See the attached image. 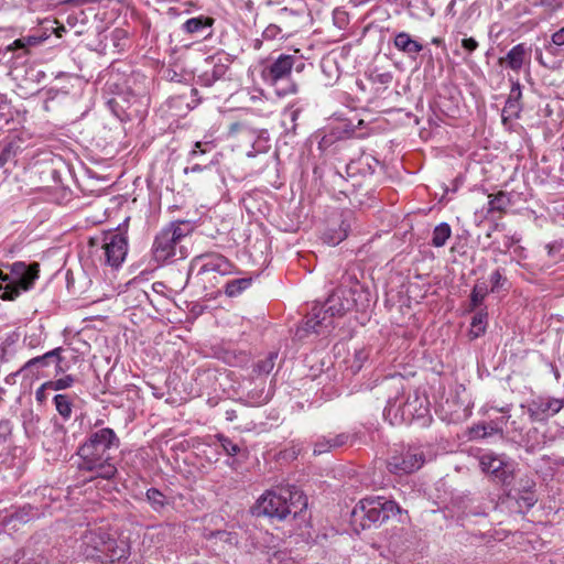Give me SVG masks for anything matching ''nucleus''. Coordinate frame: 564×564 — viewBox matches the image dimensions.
Here are the masks:
<instances>
[{
  "label": "nucleus",
  "mask_w": 564,
  "mask_h": 564,
  "mask_svg": "<svg viewBox=\"0 0 564 564\" xmlns=\"http://www.w3.org/2000/svg\"><path fill=\"white\" fill-rule=\"evenodd\" d=\"M214 148L212 142H200L197 141L194 144V149L189 152V158L195 159L198 154H205L209 152Z\"/></svg>",
  "instance_id": "42"
},
{
  "label": "nucleus",
  "mask_w": 564,
  "mask_h": 564,
  "mask_svg": "<svg viewBox=\"0 0 564 564\" xmlns=\"http://www.w3.org/2000/svg\"><path fill=\"white\" fill-rule=\"evenodd\" d=\"M44 37L36 35H28L17 39L8 46V51H22V54H28L31 47L40 45Z\"/></svg>",
  "instance_id": "25"
},
{
  "label": "nucleus",
  "mask_w": 564,
  "mask_h": 564,
  "mask_svg": "<svg viewBox=\"0 0 564 564\" xmlns=\"http://www.w3.org/2000/svg\"><path fill=\"white\" fill-rule=\"evenodd\" d=\"M536 59L540 64L544 65V62H543V58H542V52L541 51H538L536 52Z\"/></svg>",
  "instance_id": "53"
},
{
  "label": "nucleus",
  "mask_w": 564,
  "mask_h": 564,
  "mask_svg": "<svg viewBox=\"0 0 564 564\" xmlns=\"http://www.w3.org/2000/svg\"><path fill=\"white\" fill-rule=\"evenodd\" d=\"M502 275L499 270H496L490 275V282L492 284L491 291H495L501 285Z\"/></svg>",
  "instance_id": "47"
},
{
  "label": "nucleus",
  "mask_w": 564,
  "mask_h": 564,
  "mask_svg": "<svg viewBox=\"0 0 564 564\" xmlns=\"http://www.w3.org/2000/svg\"><path fill=\"white\" fill-rule=\"evenodd\" d=\"M564 408V399L552 397H538L528 405V413L532 421L542 422L557 414Z\"/></svg>",
  "instance_id": "15"
},
{
  "label": "nucleus",
  "mask_w": 564,
  "mask_h": 564,
  "mask_svg": "<svg viewBox=\"0 0 564 564\" xmlns=\"http://www.w3.org/2000/svg\"><path fill=\"white\" fill-rule=\"evenodd\" d=\"M305 64L296 55L281 54L275 59L268 62L262 66L261 78L268 85L275 87V93L279 96H288L297 93V86L290 83L285 88H279L278 84L286 79L293 68L296 72H302Z\"/></svg>",
  "instance_id": "9"
},
{
  "label": "nucleus",
  "mask_w": 564,
  "mask_h": 564,
  "mask_svg": "<svg viewBox=\"0 0 564 564\" xmlns=\"http://www.w3.org/2000/svg\"><path fill=\"white\" fill-rule=\"evenodd\" d=\"M400 506L384 497H367L361 499L352 510V516L360 520L364 529L379 527L392 517L401 514Z\"/></svg>",
  "instance_id": "7"
},
{
  "label": "nucleus",
  "mask_w": 564,
  "mask_h": 564,
  "mask_svg": "<svg viewBox=\"0 0 564 564\" xmlns=\"http://www.w3.org/2000/svg\"><path fill=\"white\" fill-rule=\"evenodd\" d=\"M351 216L340 215L338 221H335L332 226H329L322 236V240L328 246H337L343 240H345L348 236V232L351 227Z\"/></svg>",
  "instance_id": "17"
},
{
  "label": "nucleus",
  "mask_w": 564,
  "mask_h": 564,
  "mask_svg": "<svg viewBox=\"0 0 564 564\" xmlns=\"http://www.w3.org/2000/svg\"><path fill=\"white\" fill-rule=\"evenodd\" d=\"M564 45V26L554 32L551 36V43L545 46L546 51L552 55L558 54V48Z\"/></svg>",
  "instance_id": "35"
},
{
  "label": "nucleus",
  "mask_w": 564,
  "mask_h": 564,
  "mask_svg": "<svg viewBox=\"0 0 564 564\" xmlns=\"http://www.w3.org/2000/svg\"><path fill=\"white\" fill-rule=\"evenodd\" d=\"M384 384L394 391L389 395L383 415L391 424L411 423L424 420L430 413V402L425 394L413 390L405 395V379L401 375L384 380Z\"/></svg>",
  "instance_id": "3"
},
{
  "label": "nucleus",
  "mask_w": 564,
  "mask_h": 564,
  "mask_svg": "<svg viewBox=\"0 0 564 564\" xmlns=\"http://www.w3.org/2000/svg\"><path fill=\"white\" fill-rule=\"evenodd\" d=\"M35 516L36 512L31 506H24L11 514V521L28 523L29 521L34 519Z\"/></svg>",
  "instance_id": "36"
},
{
  "label": "nucleus",
  "mask_w": 564,
  "mask_h": 564,
  "mask_svg": "<svg viewBox=\"0 0 564 564\" xmlns=\"http://www.w3.org/2000/svg\"><path fill=\"white\" fill-rule=\"evenodd\" d=\"M432 43H433L434 45H440V44L442 43V40H441L440 37H433V39H432Z\"/></svg>",
  "instance_id": "55"
},
{
  "label": "nucleus",
  "mask_w": 564,
  "mask_h": 564,
  "mask_svg": "<svg viewBox=\"0 0 564 564\" xmlns=\"http://www.w3.org/2000/svg\"><path fill=\"white\" fill-rule=\"evenodd\" d=\"M368 359V352L366 349H357L354 354V360L351 362V369L357 372L362 368L364 362Z\"/></svg>",
  "instance_id": "41"
},
{
  "label": "nucleus",
  "mask_w": 564,
  "mask_h": 564,
  "mask_svg": "<svg viewBox=\"0 0 564 564\" xmlns=\"http://www.w3.org/2000/svg\"><path fill=\"white\" fill-rule=\"evenodd\" d=\"M280 28L271 24L263 31L264 39H274L280 33Z\"/></svg>",
  "instance_id": "48"
},
{
  "label": "nucleus",
  "mask_w": 564,
  "mask_h": 564,
  "mask_svg": "<svg viewBox=\"0 0 564 564\" xmlns=\"http://www.w3.org/2000/svg\"><path fill=\"white\" fill-rule=\"evenodd\" d=\"M470 326V335L473 338L481 336L487 326V313L482 310L477 312L471 319Z\"/></svg>",
  "instance_id": "29"
},
{
  "label": "nucleus",
  "mask_w": 564,
  "mask_h": 564,
  "mask_svg": "<svg viewBox=\"0 0 564 564\" xmlns=\"http://www.w3.org/2000/svg\"><path fill=\"white\" fill-rule=\"evenodd\" d=\"M488 285L486 282H477L470 295V308L475 310L480 306L488 294Z\"/></svg>",
  "instance_id": "31"
},
{
  "label": "nucleus",
  "mask_w": 564,
  "mask_h": 564,
  "mask_svg": "<svg viewBox=\"0 0 564 564\" xmlns=\"http://www.w3.org/2000/svg\"><path fill=\"white\" fill-rule=\"evenodd\" d=\"M301 110L299 108H294L293 106L285 108L283 111V117L285 119H289L293 124H295V121L297 120L300 116ZM295 126H293L294 128Z\"/></svg>",
  "instance_id": "43"
},
{
  "label": "nucleus",
  "mask_w": 564,
  "mask_h": 564,
  "mask_svg": "<svg viewBox=\"0 0 564 564\" xmlns=\"http://www.w3.org/2000/svg\"><path fill=\"white\" fill-rule=\"evenodd\" d=\"M74 381H75L74 377L70 375H67L57 380H50V381L44 382V387H48L53 391L65 390V389L72 387Z\"/></svg>",
  "instance_id": "38"
},
{
  "label": "nucleus",
  "mask_w": 564,
  "mask_h": 564,
  "mask_svg": "<svg viewBox=\"0 0 564 564\" xmlns=\"http://www.w3.org/2000/svg\"><path fill=\"white\" fill-rule=\"evenodd\" d=\"M229 137H239L241 140L250 141L252 150L247 152L249 158L264 153L270 148L269 133L265 130H256L243 122H234L229 127Z\"/></svg>",
  "instance_id": "12"
},
{
  "label": "nucleus",
  "mask_w": 564,
  "mask_h": 564,
  "mask_svg": "<svg viewBox=\"0 0 564 564\" xmlns=\"http://www.w3.org/2000/svg\"><path fill=\"white\" fill-rule=\"evenodd\" d=\"M9 273L0 270V280L7 284L0 285V299L3 301H14L22 292L31 290L39 278V263L26 264L21 261L8 265Z\"/></svg>",
  "instance_id": "8"
},
{
  "label": "nucleus",
  "mask_w": 564,
  "mask_h": 564,
  "mask_svg": "<svg viewBox=\"0 0 564 564\" xmlns=\"http://www.w3.org/2000/svg\"><path fill=\"white\" fill-rule=\"evenodd\" d=\"M499 411L502 413H507V412H509V408H501Z\"/></svg>",
  "instance_id": "56"
},
{
  "label": "nucleus",
  "mask_w": 564,
  "mask_h": 564,
  "mask_svg": "<svg viewBox=\"0 0 564 564\" xmlns=\"http://www.w3.org/2000/svg\"><path fill=\"white\" fill-rule=\"evenodd\" d=\"M520 239L516 236L507 237V241L505 242L507 248H510L513 243L518 242Z\"/></svg>",
  "instance_id": "50"
},
{
  "label": "nucleus",
  "mask_w": 564,
  "mask_h": 564,
  "mask_svg": "<svg viewBox=\"0 0 564 564\" xmlns=\"http://www.w3.org/2000/svg\"><path fill=\"white\" fill-rule=\"evenodd\" d=\"M51 390L48 387H44V383L35 391V399L39 403H44L47 399V391Z\"/></svg>",
  "instance_id": "46"
},
{
  "label": "nucleus",
  "mask_w": 564,
  "mask_h": 564,
  "mask_svg": "<svg viewBox=\"0 0 564 564\" xmlns=\"http://www.w3.org/2000/svg\"><path fill=\"white\" fill-rule=\"evenodd\" d=\"M80 549L87 558L101 564L121 561L129 555L128 544L115 539L104 525H95L86 530L82 536Z\"/></svg>",
  "instance_id": "4"
},
{
  "label": "nucleus",
  "mask_w": 564,
  "mask_h": 564,
  "mask_svg": "<svg viewBox=\"0 0 564 564\" xmlns=\"http://www.w3.org/2000/svg\"><path fill=\"white\" fill-rule=\"evenodd\" d=\"M28 339H29V338H28V337H25V338H24V343H25L29 347H31V348L36 347V345H37V344H36L34 340H32V339H31L30 341H28Z\"/></svg>",
  "instance_id": "52"
},
{
  "label": "nucleus",
  "mask_w": 564,
  "mask_h": 564,
  "mask_svg": "<svg viewBox=\"0 0 564 564\" xmlns=\"http://www.w3.org/2000/svg\"><path fill=\"white\" fill-rule=\"evenodd\" d=\"M307 507V499L294 486L282 487L278 491L268 490L257 501L254 513L271 518L284 519L289 514L296 516Z\"/></svg>",
  "instance_id": "5"
},
{
  "label": "nucleus",
  "mask_w": 564,
  "mask_h": 564,
  "mask_svg": "<svg viewBox=\"0 0 564 564\" xmlns=\"http://www.w3.org/2000/svg\"><path fill=\"white\" fill-rule=\"evenodd\" d=\"M462 46L469 53H473L478 47V42L474 37L464 39Z\"/></svg>",
  "instance_id": "45"
},
{
  "label": "nucleus",
  "mask_w": 564,
  "mask_h": 564,
  "mask_svg": "<svg viewBox=\"0 0 564 564\" xmlns=\"http://www.w3.org/2000/svg\"><path fill=\"white\" fill-rule=\"evenodd\" d=\"M119 446L120 440L112 429L102 427L90 432L77 449L78 468L91 473L96 478L112 479L117 474V467L110 451Z\"/></svg>",
  "instance_id": "1"
},
{
  "label": "nucleus",
  "mask_w": 564,
  "mask_h": 564,
  "mask_svg": "<svg viewBox=\"0 0 564 564\" xmlns=\"http://www.w3.org/2000/svg\"><path fill=\"white\" fill-rule=\"evenodd\" d=\"M251 282L252 280L250 278H241L228 281L225 285V293L229 297L238 296L251 285Z\"/></svg>",
  "instance_id": "28"
},
{
  "label": "nucleus",
  "mask_w": 564,
  "mask_h": 564,
  "mask_svg": "<svg viewBox=\"0 0 564 564\" xmlns=\"http://www.w3.org/2000/svg\"><path fill=\"white\" fill-rule=\"evenodd\" d=\"M545 436L540 435L538 429H531L525 438V445L530 451L541 448L545 444Z\"/></svg>",
  "instance_id": "34"
},
{
  "label": "nucleus",
  "mask_w": 564,
  "mask_h": 564,
  "mask_svg": "<svg viewBox=\"0 0 564 564\" xmlns=\"http://www.w3.org/2000/svg\"><path fill=\"white\" fill-rule=\"evenodd\" d=\"M55 431L58 435L64 436L66 431L62 424H55Z\"/></svg>",
  "instance_id": "51"
},
{
  "label": "nucleus",
  "mask_w": 564,
  "mask_h": 564,
  "mask_svg": "<svg viewBox=\"0 0 564 564\" xmlns=\"http://www.w3.org/2000/svg\"><path fill=\"white\" fill-rule=\"evenodd\" d=\"M357 293L360 297L359 284L349 289L340 286L335 290L323 305L315 304L312 307L303 327L297 330V335L302 337V333L324 334L333 326L334 317L343 316L354 307L365 310L367 304L358 303V299H356Z\"/></svg>",
  "instance_id": "2"
},
{
  "label": "nucleus",
  "mask_w": 564,
  "mask_h": 564,
  "mask_svg": "<svg viewBox=\"0 0 564 564\" xmlns=\"http://www.w3.org/2000/svg\"><path fill=\"white\" fill-rule=\"evenodd\" d=\"M61 351H62V347H57L55 349H52L47 352H45L44 355L42 356H37V357H34V358H31L29 361H26L20 369V373H25V372H29V370H32V369H40V368H44V367H47L50 365V361L51 359L55 358L56 361H57V369H56V372L59 373V372H63V368L59 366V362L62 360L61 358Z\"/></svg>",
  "instance_id": "19"
},
{
  "label": "nucleus",
  "mask_w": 564,
  "mask_h": 564,
  "mask_svg": "<svg viewBox=\"0 0 564 564\" xmlns=\"http://www.w3.org/2000/svg\"><path fill=\"white\" fill-rule=\"evenodd\" d=\"M479 465L482 471L490 473L502 482L510 478L511 470L508 468L506 458L495 453H486L479 457Z\"/></svg>",
  "instance_id": "16"
},
{
  "label": "nucleus",
  "mask_w": 564,
  "mask_h": 564,
  "mask_svg": "<svg viewBox=\"0 0 564 564\" xmlns=\"http://www.w3.org/2000/svg\"><path fill=\"white\" fill-rule=\"evenodd\" d=\"M531 59V47L524 43L514 45L505 57L499 58V64H507V67L513 72H519L523 65L529 64Z\"/></svg>",
  "instance_id": "18"
},
{
  "label": "nucleus",
  "mask_w": 564,
  "mask_h": 564,
  "mask_svg": "<svg viewBox=\"0 0 564 564\" xmlns=\"http://www.w3.org/2000/svg\"><path fill=\"white\" fill-rule=\"evenodd\" d=\"M393 44L399 51L412 56L417 55L423 50L422 44L413 40L406 32L398 33Z\"/></svg>",
  "instance_id": "22"
},
{
  "label": "nucleus",
  "mask_w": 564,
  "mask_h": 564,
  "mask_svg": "<svg viewBox=\"0 0 564 564\" xmlns=\"http://www.w3.org/2000/svg\"><path fill=\"white\" fill-rule=\"evenodd\" d=\"M213 24V20L206 17L191 18L183 24V30L191 34H203Z\"/></svg>",
  "instance_id": "24"
},
{
  "label": "nucleus",
  "mask_w": 564,
  "mask_h": 564,
  "mask_svg": "<svg viewBox=\"0 0 564 564\" xmlns=\"http://www.w3.org/2000/svg\"><path fill=\"white\" fill-rule=\"evenodd\" d=\"M189 232V227L184 221L171 223L162 228L155 236L152 245V257L156 264H164L176 256L177 245Z\"/></svg>",
  "instance_id": "10"
},
{
  "label": "nucleus",
  "mask_w": 564,
  "mask_h": 564,
  "mask_svg": "<svg viewBox=\"0 0 564 564\" xmlns=\"http://www.w3.org/2000/svg\"><path fill=\"white\" fill-rule=\"evenodd\" d=\"M234 265L219 253H206L196 256L188 270V276H194L204 290L216 288L220 278L232 273Z\"/></svg>",
  "instance_id": "6"
},
{
  "label": "nucleus",
  "mask_w": 564,
  "mask_h": 564,
  "mask_svg": "<svg viewBox=\"0 0 564 564\" xmlns=\"http://www.w3.org/2000/svg\"><path fill=\"white\" fill-rule=\"evenodd\" d=\"M392 80L391 73H380L372 76V82L375 84H380L387 86Z\"/></svg>",
  "instance_id": "44"
},
{
  "label": "nucleus",
  "mask_w": 564,
  "mask_h": 564,
  "mask_svg": "<svg viewBox=\"0 0 564 564\" xmlns=\"http://www.w3.org/2000/svg\"><path fill=\"white\" fill-rule=\"evenodd\" d=\"M521 96H522L521 86H520L519 82H514L511 86L508 99L503 107V115H507L509 117L519 115V112L521 110V106H520Z\"/></svg>",
  "instance_id": "23"
},
{
  "label": "nucleus",
  "mask_w": 564,
  "mask_h": 564,
  "mask_svg": "<svg viewBox=\"0 0 564 564\" xmlns=\"http://www.w3.org/2000/svg\"><path fill=\"white\" fill-rule=\"evenodd\" d=\"M215 438L218 441L223 451L227 455L235 456L240 452V447L236 443H234L230 438H228L227 436H225L223 434H217L215 436Z\"/></svg>",
  "instance_id": "37"
},
{
  "label": "nucleus",
  "mask_w": 564,
  "mask_h": 564,
  "mask_svg": "<svg viewBox=\"0 0 564 564\" xmlns=\"http://www.w3.org/2000/svg\"><path fill=\"white\" fill-rule=\"evenodd\" d=\"M55 409L64 421H68L73 412V402L67 394H56L53 399Z\"/></svg>",
  "instance_id": "27"
},
{
  "label": "nucleus",
  "mask_w": 564,
  "mask_h": 564,
  "mask_svg": "<svg viewBox=\"0 0 564 564\" xmlns=\"http://www.w3.org/2000/svg\"><path fill=\"white\" fill-rule=\"evenodd\" d=\"M275 358L276 354L271 352L265 359L260 360L256 366L257 371L260 375H269L274 368Z\"/></svg>",
  "instance_id": "40"
},
{
  "label": "nucleus",
  "mask_w": 564,
  "mask_h": 564,
  "mask_svg": "<svg viewBox=\"0 0 564 564\" xmlns=\"http://www.w3.org/2000/svg\"><path fill=\"white\" fill-rule=\"evenodd\" d=\"M299 453H300V449L299 451L293 449L294 455H297Z\"/></svg>",
  "instance_id": "57"
},
{
  "label": "nucleus",
  "mask_w": 564,
  "mask_h": 564,
  "mask_svg": "<svg viewBox=\"0 0 564 564\" xmlns=\"http://www.w3.org/2000/svg\"><path fill=\"white\" fill-rule=\"evenodd\" d=\"M347 434H338L335 436H323L314 445V455H321L329 452L332 448H337L345 445L348 441Z\"/></svg>",
  "instance_id": "21"
},
{
  "label": "nucleus",
  "mask_w": 564,
  "mask_h": 564,
  "mask_svg": "<svg viewBox=\"0 0 564 564\" xmlns=\"http://www.w3.org/2000/svg\"><path fill=\"white\" fill-rule=\"evenodd\" d=\"M247 399L249 404L259 406L269 402L271 399V393L269 390H265L264 386L262 384L260 389L250 390L247 394Z\"/></svg>",
  "instance_id": "32"
},
{
  "label": "nucleus",
  "mask_w": 564,
  "mask_h": 564,
  "mask_svg": "<svg viewBox=\"0 0 564 564\" xmlns=\"http://www.w3.org/2000/svg\"><path fill=\"white\" fill-rule=\"evenodd\" d=\"M451 235H452V229L447 223L438 224L433 230L432 240H431L432 246H434L436 248H441V247L445 246V243L449 239Z\"/></svg>",
  "instance_id": "26"
},
{
  "label": "nucleus",
  "mask_w": 564,
  "mask_h": 564,
  "mask_svg": "<svg viewBox=\"0 0 564 564\" xmlns=\"http://www.w3.org/2000/svg\"><path fill=\"white\" fill-rule=\"evenodd\" d=\"M147 500L156 512L161 511L169 503L166 497L156 488L147 490Z\"/></svg>",
  "instance_id": "30"
},
{
  "label": "nucleus",
  "mask_w": 564,
  "mask_h": 564,
  "mask_svg": "<svg viewBox=\"0 0 564 564\" xmlns=\"http://www.w3.org/2000/svg\"><path fill=\"white\" fill-rule=\"evenodd\" d=\"M230 64V56L226 53H217L206 57V69L198 75L197 83L204 87H212L217 80L225 78Z\"/></svg>",
  "instance_id": "13"
},
{
  "label": "nucleus",
  "mask_w": 564,
  "mask_h": 564,
  "mask_svg": "<svg viewBox=\"0 0 564 564\" xmlns=\"http://www.w3.org/2000/svg\"><path fill=\"white\" fill-rule=\"evenodd\" d=\"M510 199L503 192L489 196L488 212H502L509 205Z\"/></svg>",
  "instance_id": "33"
},
{
  "label": "nucleus",
  "mask_w": 564,
  "mask_h": 564,
  "mask_svg": "<svg viewBox=\"0 0 564 564\" xmlns=\"http://www.w3.org/2000/svg\"><path fill=\"white\" fill-rule=\"evenodd\" d=\"M425 463L423 452L419 447H409L401 455L392 456L388 468L393 474H410L419 470Z\"/></svg>",
  "instance_id": "14"
},
{
  "label": "nucleus",
  "mask_w": 564,
  "mask_h": 564,
  "mask_svg": "<svg viewBox=\"0 0 564 564\" xmlns=\"http://www.w3.org/2000/svg\"><path fill=\"white\" fill-rule=\"evenodd\" d=\"M506 422H507V419L501 417L498 421H491L489 423L475 425L469 430V438L470 440L486 438V437L495 435V434L502 435V430H503V425L506 424Z\"/></svg>",
  "instance_id": "20"
},
{
  "label": "nucleus",
  "mask_w": 564,
  "mask_h": 564,
  "mask_svg": "<svg viewBox=\"0 0 564 564\" xmlns=\"http://www.w3.org/2000/svg\"><path fill=\"white\" fill-rule=\"evenodd\" d=\"M100 260L111 268H119L128 252V238L122 232L109 234L105 237L100 247Z\"/></svg>",
  "instance_id": "11"
},
{
  "label": "nucleus",
  "mask_w": 564,
  "mask_h": 564,
  "mask_svg": "<svg viewBox=\"0 0 564 564\" xmlns=\"http://www.w3.org/2000/svg\"><path fill=\"white\" fill-rule=\"evenodd\" d=\"M18 149L19 147L13 143H9L4 147L0 153V167H3L7 163L14 160L18 153Z\"/></svg>",
  "instance_id": "39"
},
{
  "label": "nucleus",
  "mask_w": 564,
  "mask_h": 564,
  "mask_svg": "<svg viewBox=\"0 0 564 564\" xmlns=\"http://www.w3.org/2000/svg\"><path fill=\"white\" fill-rule=\"evenodd\" d=\"M359 290H360L361 295H364V297H367V294H364V292H362V290H361V286H360V285H359ZM356 295H358V297H357V299H358V303H359V304H360V303H364V302L361 301V297H362V296H360V297H359V294H358V293H357Z\"/></svg>",
  "instance_id": "54"
},
{
  "label": "nucleus",
  "mask_w": 564,
  "mask_h": 564,
  "mask_svg": "<svg viewBox=\"0 0 564 564\" xmlns=\"http://www.w3.org/2000/svg\"><path fill=\"white\" fill-rule=\"evenodd\" d=\"M205 169V166H202L200 164H194L189 167H185L184 172L187 174V173H197V172H202L203 170Z\"/></svg>",
  "instance_id": "49"
}]
</instances>
